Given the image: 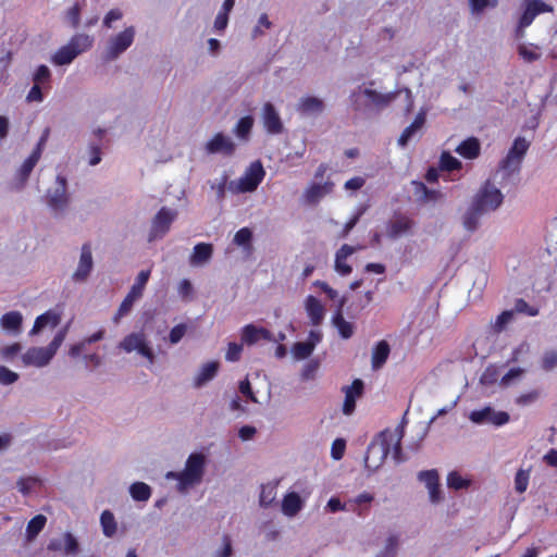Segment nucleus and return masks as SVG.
Returning a JSON list of instances; mask_svg holds the SVG:
<instances>
[{"label": "nucleus", "mask_w": 557, "mask_h": 557, "mask_svg": "<svg viewBox=\"0 0 557 557\" xmlns=\"http://www.w3.org/2000/svg\"><path fill=\"white\" fill-rule=\"evenodd\" d=\"M69 325L60 329L47 347H32L22 355L24 366L42 368L52 360L67 335Z\"/></svg>", "instance_id": "f257e3e1"}, {"label": "nucleus", "mask_w": 557, "mask_h": 557, "mask_svg": "<svg viewBox=\"0 0 557 557\" xmlns=\"http://www.w3.org/2000/svg\"><path fill=\"white\" fill-rule=\"evenodd\" d=\"M206 458L202 454L194 453L187 458L185 469L178 473H170L178 481L181 488H186L201 481Z\"/></svg>", "instance_id": "f03ea898"}, {"label": "nucleus", "mask_w": 557, "mask_h": 557, "mask_svg": "<svg viewBox=\"0 0 557 557\" xmlns=\"http://www.w3.org/2000/svg\"><path fill=\"white\" fill-rule=\"evenodd\" d=\"M529 146L530 144L525 138L517 137L507 156L500 161L498 170L504 172L506 175L519 173Z\"/></svg>", "instance_id": "7ed1b4c3"}, {"label": "nucleus", "mask_w": 557, "mask_h": 557, "mask_svg": "<svg viewBox=\"0 0 557 557\" xmlns=\"http://www.w3.org/2000/svg\"><path fill=\"white\" fill-rule=\"evenodd\" d=\"M503 200L502 191L490 181H486L476 193L472 205L476 210L488 213L495 211L503 203Z\"/></svg>", "instance_id": "20e7f679"}, {"label": "nucleus", "mask_w": 557, "mask_h": 557, "mask_svg": "<svg viewBox=\"0 0 557 557\" xmlns=\"http://www.w3.org/2000/svg\"><path fill=\"white\" fill-rule=\"evenodd\" d=\"M177 216V211L162 207L151 221V227L148 235V242L162 238L171 228L172 223Z\"/></svg>", "instance_id": "39448f33"}, {"label": "nucleus", "mask_w": 557, "mask_h": 557, "mask_svg": "<svg viewBox=\"0 0 557 557\" xmlns=\"http://www.w3.org/2000/svg\"><path fill=\"white\" fill-rule=\"evenodd\" d=\"M265 175V171L261 162H252L245 174L238 180L236 191L237 193H251L255 191L261 184Z\"/></svg>", "instance_id": "423d86ee"}, {"label": "nucleus", "mask_w": 557, "mask_h": 557, "mask_svg": "<svg viewBox=\"0 0 557 557\" xmlns=\"http://www.w3.org/2000/svg\"><path fill=\"white\" fill-rule=\"evenodd\" d=\"M119 347L126 351L132 352L134 350H137L141 356L147 358L150 362H153L154 355L149 347L146 335L143 332L139 333H131L126 335L123 341L120 343Z\"/></svg>", "instance_id": "0eeeda50"}, {"label": "nucleus", "mask_w": 557, "mask_h": 557, "mask_svg": "<svg viewBox=\"0 0 557 557\" xmlns=\"http://www.w3.org/2000/svg\"><path fill=\"white\" fill-rule=\"evenodd\" d=\"M554 8L543 0H530L518 22V32H521V36H524V28L530 26L534 18L541 13H552Z\"/></svg>", "instance_id": "6e6552de"}, {"label": "nucleus", "mask_w": 557, "mask_h": 557, "mask_svg": "<svg viewBox=\"0 0 557 557\" xmlns=\"http://www.w3.org/2000/svg\"><path fill=\"white\" fill-rule=\"evenodd\" d=\"M416 222L406 214H395L386 223V236L391 239H397L403 236L411 235Z\"/></svg>", "instance_id": "1a4fd4ad"}, {"label": "nucleus", "mask_w": 557, "mask_h": 557, "mask_svg": "<svg viewBox=\"0 0 557 557\" xmlns=\"http://www.w3.org/2000/svg\"><path fill=\"white\" fill-rule=\"evenodd\" d=\"M134 27H127L110 40L107 58L113 60L124 52L134 41Z\"/></svg>", "instance_id": "9d476101"}, {"label": "nucleus", "mask_w": 557, "mask_h": 557, "mask_svg": "<svg viewBox=\"0 0 557 557\" xmlns=\"http://www.w3.org/2000/svg\"><path fill=\"white\" fill-rule=\"evenodd\" d=\"M57 182L59 186L54 189L52 194L48 195V206L54 212H61L65 210L69 205L70 198L66 194V178L64 176L58 175Z\"/></svg>", "instance_id": "9b49d317"}, {"label": "nucleus", "mask_w": 557, "mask_h": 557, "mask_svg": "<svg viewBox=\"0 0 557 557\" xmlns=\"http://www.w3.org/2000/svg\"><path fill=\"white\" fill-rule=\"evenodd\" d=\"M92 253L91 246L89 243H86L82 246L79 262L77 269L72 275L73 281L75 282H84L89 276L92 270Z\"/></svg>", "instance_id": "f8f14e48"}, {"label": "nucleus", "mask_w": 557, "mask_h": 557, "mask_svg": "<svg viewBox=\"0 0 557 557\" xmlns=\"http://www.w3.org/2000/svg\"><path fill=\"white\" fill-rule=\"evenodd\" d=\"M262 122L269 134L277 135L283 132V123L278 112L271 102H265L262 108Z\"/></svg>", "instance_id": "ddd939ff"}, {"label": "nucleus", "mask_w": 557, "mask_h": 557, "mask_svg": "<svg viewBox=\"0 0 557 557\" xmlns=\"http://www.w3.org/2000/svg\"><path fill=\"white\" fill-rule=\"evenodd\" d=\"M364 389L362 380L356 379L351 385L344 386L343 392L345 393V399L343 404V412L345 414H351L356 408V399L359 398Z\"/></svg>", "instance_id": "4468645a"}, {"label": "nucleus", "mask_w": 557, "mask_h": 557, "mask_svg": "<svg viewBox=\"0 0 557 557\" xmlns=\"http://www.w3.org/2000/svg\"><path fill=\"white\" fill-rule=\"evenodd\" d=\"M419 480L425 484L429 490L430 500L438 503L441 500L440 476L436 470H425L419 473Z\"/></svg>", "instance_id": "2eb2a0df"}, {"label": "nucleus", "mask_w": 557, "mask_h": 557, "mask_svg": "<svg viewBox=\"0 0 557 557\" xmlns=\"http://www.w3.org/2000/svg\"><path fill=\"white\" fill-rule=\"evenodd\" d=\"M272 334L264 327L247 324L242 329V341L247 345H253L260 339L271 341Z\"/></svg>", "instance_id": "dca6fc26"}, {"label": "nucleus", "mask_w": 557, "mask_h": 557, "mask_svg": "<svg viewBox=\"0 0 557 557\" xmlns=\"http://www.w3.org/2000/svg\"><path fill=\"white\" fill-rule=\"evenodd\" d=\"M60 321H61L60 313H58L53 310H48L45 313H42L36 318L34 325H33L32 330L29 331V335H35V334L39 333L46 326H50L51 329H54L55 326L59 325Z\"/></svg>", "instance_id": "f3484780"}, {"label": "nucleus", "mask_w": 557, "mask_h": 557, "mask_svg": "<svg viewBox=\"0 0 557 557\" xmlns=\"http://www.w3.org/2000/svg\"><path fill=\"white\" fill-rule=\"evenodd\" d=\"M345 304V298H342L336 312L332 317V323L337 329L339 335L344 339H348L354 335L352 323L346 321L343 317L342 308Z\"/></svg>", "instance_id": "a211bd4d"}, {"label": "nucleus", "mask_w": 557, "mask_h": 557, "mask_svg": "<svg viewBox=\"0 0 557 557\" xmlns=\"http://www.w3.org/2000/svg\"><path fill=\"white\" fill-rule=\"evenodd\" d=\"M391 354V346L385 341L382 339L377 342L373 349H372V356H371V367L373 370L381 369L387 361Z\"/></svg>", "instance_id": "6ab92c4d"}, {"label": "nucleus", "mask_w": 557, "mask_h": 557, "mask_svg": "<svg viewBox=\"0 0 557 557\" xmlns=\"http://www.w3.org/2000/svg\"><path fill=\"white\" fill-rule=\"evenodd\" d=\"M306 311L312 325L318 326L324 319V307L321 301L310 295L306 299Z\"/></svg>", "instance_id": "aec40b11"}, {"label": "nucleus", "mask_w": 557, "mask_h": 557, "mask_svg": "<svg viewBox=\"0 0 557 557\" xmlns=\"http://www.w3.org/2000/svg\"><path fill=\"white\" fill-rule=\"evenodd\" d=\"M355 252V248L350 245L344 244L335 255V270L341 275H348L351 273L352 268L347 263V258Z\"/></svg>", "instance_id": "412c9836"}, {"label": "nucleus", "mask_w": 557, "mask_h": 557, "mask_svg": "<svg viewBox=\"0 0 557 557\" xmlns=\"http://www.w3.org/2000/svg\"><path fill=\"white\" fill-rule=\"evenodd\" d=\"M399 91L381 94L374 89L366 88L363 90V95L371 101V103L376 109H384L389 106L395 98L398 96Z\"/></svg>", "instance_id": "4be33fe9"}, {"label": "nucleus", "mask_w": 557, "mask_h": 557, "mask_svg": "<svg viewBox=\"0 0 557 557\" xmlns=\"http://www.w3.org/2000/svg\"><path fill=\"white\" fill-rule=\"evenodd\" d=\"M235 149L234 144L225 137L222 133L215 134L207 144V150L211 153L223 151L227 154L233 153Z\"/></svg>", "instance_id": "5701e85b"}, {"label": "nucleus", "mask_w": 557, "mask_h": 557, "mask_svg": "<svg viewBox=\"0 0 557 557\" xmlns=\"http://www.w3.org/2000/svg\"><path fill=\"white\" fill-rule=\"evenodd\" d=\"M23 315L20 311H10L0 319V325L3 330L13 334H18L22 330Z\"/></svg>", "instance_id": "b1692460"}, {"label": "nucleus", "mask_w": 557, "mask_h": 557, "mask_svg": "<svg viewBox=\"0 0 557 557\" xmlns=\"http://www.w3.org/2000/svg\"><path fill=\"white\" fill-rule=\"evenodd\" d=\"M334 184L325 182L324 184H311L306 190V199L310 203L318 202L324 195L332 193Z\"/></svg>", "instance_id": "393cba45"}, {"label": "nucleus", "mask_w": 557, "mask_h": 557, "mask_svg": "<svg viewBox=\"0 0 557 557\" xmlns=\"http://www.w3.org/2000/svg\"><path fill=\"white\" fill-rule=\"evenodd\" d=\"M481 146L476 138L470 137L463 140L457 148L456 152L466 159H474L480 154Z\"/></svg>", "instance_id": "a878e982"}, {"label": "nucleus", "mask_w": 557, "mask_h": 557, "mask_svg": "<svg viewBox=\"0 0 557 557\" xmlns=\"http://www.w3.org/2000/svg\"><path fill=\"white\" fill-rule=\"evenodd\" d=\"M425 122V116L423 113H419L413 122L407 126L403 133L400 134L398 138V145L401 147H405L408 141L413 137V135L422 128L423 124Z\"/></svg>", "instance_id": "bb28decb"}, {"label": "nucleus", "mask_w": 557, "mask_h": 557, "mask_svg": "<svg viewBox=\"0 0 557 557\" xmlns=\"http://www.w3.org/2000/svg\"><path fill=\"white\" fill-rule=\"evenodd\" d=\"M219 370V362L218 361H210L202 366L200 369L198 375L195 377L194 385L196 387H200L210 380H212Z\"/></svg>", "instance_id": "cd10ccee"}, {"label": "nucleus", "mask_w": 557, "mask_h": 557, "mask_svg": "<svg viewBox=\"0 0 557 557\" xmlns=\"http://www.w3.org/2000/svg\"><path fill=\"white\" fill-rule=\"evenodd\" d=\"M213 247L211 244L199 243L194 247L193 255L190 256V263L201 264L211 259Z\"/></svg>", "instance_id": "c85d7f7f"}, {"label": "nucleus", "mask_w": 557, "mask_h": 557, "mask_svg": "<svg viewBox=\"0 0 557 557\" xmlns=\"http://www.w3.org/2000/svg\"><path fill=\"white\" fill-rule=\"evenodd\" d=\"M302 507V502L300 496L295 493H288L285 495L283 503H282V509L285 515L287 516H295L300 511Z\"/></svg>", "instance_id": "c756f323"}, {"label": "nucleus", "mask_w": 557, "mask_h": 557, "mask_svg": "<svg viewBox=\"0 0 557 557\" xmlns=\"http://www.w3.org/2000/svg\"><path fill=\"white\" fill-rule=\"evenodd\" d=\"M77 55V50H74L69 45H65L57 50V52L52 55L51 61L55 65H66L70 64Z\"/></svg>", "instance_id": "7c9ffc66"}, {"label": "nucleus", "mask_w": 557, "mask_h": 557, "mask_svg": "<svg viewBox=\"0 0 557 557\" xmlns=\"http://www.w3.org/2000/svg\"><path fill=\"white\" fill-rule=\"evenodd\" d=\"M324 109V103L317 97H305L300 100L298 110L301 113H321Z\"/></svg>", "instance_id": "2f4dec72"}, {"label": "nucleus", "mask_w": 557, "mask_h": 557, "mask_svg": "<svg viewBox=\"0 0 557 557\" xmlns=\"http://www.w3.org/2000/svg\"><path fill=\"white\" fill-rule=\"evenodd\" d=\"M47 523V518L44 515H37L32 518L26 527V537L27 540H34L45 528Z\"/></svg>", "instance_id": "473e14b6"}, {"label": "nucleus", "mask_w": 557, "mask_h": 557, "mask_svg": "<svg viewBox=\"0 0 557 557\" xmlns=\"http://www.w3.org/2000/svg\"><path fill=\"white\" fill-rule=\"evenodd\" d=\"M94 39L89 35L86 34H76L74 35L70 41L69 46L74 50L78 51V54L89 50L92 46Z\"/></svg>", "instance_id": "72a5a7b5"}, {"label": "nucleus", "mask_w": 557, "mask_h": 557, "mask_svg": "<svg viewBox=\"0 0 557 557\" xmlns=\"http://www.w3.org/2000/svg\"><path fill=\"white\" fill-rule=\"evenodd\" d=\"M133 499L137 502H147L151 496V488L144 482H135L129 487Z\"/></svg>", "instance_id": "f704fd0d"}, {"label": "nucleus", "mask_w": 557, "mask_h": 557, "mask_svg": "<svg viewBox=\"0 0 557 557\" xmlns=\"http://www.w3.org/2000/svg\"><path fill=\"white\" fill-rule=\"evenodd\" d=\"M253 126V117L250 115L243 116L238 120L234 133L239 139L247 140Z\"/></svg>", "instance_id": "c9c22d12"}, {"label": "nucleus", "mask_w": 557, "mask_h": 557, "mask_svg": "<svg viewBox=\"0 0 557 557\" xmlns=\"http://www.w3.org/2000/svg\"><path fill=\"white\" fill-rule=\"evenodd\" d=\"M103 534L111 537L116 532V522L111 511L104 510L100 516Z\"/></svg>", "instance_id": "e433bc0d"}, {"label": "nucleus", "mask_w": 557, "mask_h": 557, "mask_svg": "<svg viewBox=\"0 0 557 557\" xmlns=\"http://www.w3.org/2000/svg\"><path fill=\"white\" fill-rule=\"evenodd\" d=\"M483 212L475 209L473 205H471L470 209L466 212L463 216V226L466 230L473 232L476 230L479 225V220Z\"/></svg>", "instance_id": "4c0bfd02"}, {"label": "nucleus", "mask_w": 557, "mask_h": 557, "mask_svg": "<svg viewBox=\"0 0 557 557\" xmlns=\"http://www.w3.org/2000/svg\"><path fill=\"white\" fill-rule=\"evenodd\" d=\"M38 161L39 160L36 153L29 154V157L22 163L21 168L17 171V176L23 184L28 180V176L30 175L32 171L34 170Z\"/></svg>", "instance_id": "58836bf2"}, {"label": "nucleus", "mask_w": 557, "mask_h": 557, "mask_svg": "<svg viewBox=\"0 0 557 557\" xmlns=\"http://www.w3.org/2000/svg\"><path fill=\"white\" fill-rule=\"evenodd\" d=\"M314 350V342H297L293 345L292 351L296 359H306Z\"/></svg>", "instance_id": "ea45409f"}, {"label": "nucleus", "mask_w": 557, "mask_h": 557, "mask_svg": "<svg viewBox=\"0 0 557 557\" xmlns=\"http://www.w3.org/2000/svg\"><path fill=\"white\" fill-rule=\"evenodd\" d=\"M33 82L35 84L42 85L44 88H50L51 83V72L47 65H39L34 75H33Z\"/></svg>", "instance_id": "a19ab883"}, {"label": "nucleus", "mask_w": 557, "mask_h": 557, "mask_svg": "<svg viewBox=\"0 0 557 557\" xmlns=\"http://www.w3.org/2000/svg\"><path fill=\"white\" fill-rule=\"evenodd\" d=\"M440 168L443 171H455L461 169V162L453 157L449 152L444 151L440 159Z\"/></svg>", "instance_id": "79ce46f5"}, {"label": "nucleus", "mask_w": 557, "mask_h": 557, "mask_svg": "<svg viewBox=\"0 0 557 557\" xmlns=\"http://www.w3.org/2000/svg\"><path fill=\"white\" fill-rule=\"evenodd\" d=\"M276 496V488L271 484H265L261 486V492L259 496V503L262 507H269L272 505Z\"/></svg>", "instance_id": "37998d69"}, {"label": "nucleus", "mask_w": 557, "mask_h": 557, "mask_svg": "<svg viewBox=\"0 0 557 557\" xmlns=\"http://www.w3.org/2000/svg\"><path fill=\"white\" fill-rule=\"evenodd\" d=\"M63 553L65 555H76L79 550L78 542L71 532L63 534Z\"/></svg>", "instance_id": "c03bdc74"}, {"label": "nucleus", "mask_w": 557, "mask_h": 557, "mask_svg": "<svg viewBox=\"0 0 557 557\" xmlns=\"http://www.w3.org/2000/svg\"><path fill=\"white\" fill-rule=\"evenodd\" d=\"M252 232L248 227H242L234 236V243L237 246L251 248Z\"/></svg>", "instance_id": "a18cd8bd"}, {"label": "nucleus", "mask_w": 557, "mask_h": 557, "mask_svg": "<svg viewBox=\"0 0 557 557\" xmlns=\"http://www.w3.org/2000/svg\"><path fill=\"white\" fill-rule=\"evenodd\" d=\"M530 480V471L520 469L515 476V490L518 493H524L528 488Z\"/></svg>", "instance_id": "49530a36"}, {"label": "nucleus", "mask_w": 557, "mask_h": 557, "mask_svg": "<svg viewBox=\"0 0 557 557\" xmlns=\"http://www.w3.org/2000/svg\"><path fill=\"white\" fill-rule=\"evenodd\" d=\"M447 485L454 490H461L468 487L470 481L465 480L458 472L453 471L447 475Z\"/></svg>", "instance_id": "de8ad7c7"}, {"label": "nucleus", "mask_w": 557, "mask_h": 557, "mask_svg": "<svg viewBox=\"0 0 557 557\" xmlns=\"http://www.w3.org/2000/svg\"><path fill=\"white\" fill-rule=\"evenodd\" d=\"M515 311L529 317H536L540 312L539 308L530 306L524 299L519 298L515 302Z\"/></svg>", "instance_id": "09e8293b"}, {"label": "nucleus", "mask_w": 557, "mask_h": 557, "mask_svg": "<svg viewBox=\"0 0 557 557\" xmlns=\"http://www.w3.org/2000/svg\"><path fill=\"white\" fill-rule=\"evenodd\" d=\"M539 398H540V392L537 389H533V391H530V392L519 395L516 398L515 403L518 406L524 407V406H529V405L535 403Z\"/></svg>", "instance_id": "8fccbe9b"}, {"label": "nucleus", "mask_w": 557, "mask_h": 557, "mask_svg": "<svg viewBox=\"0 0 557 557\" xmlns=\"http://www.w3.org/2000/svg\"><path fill=\"white\" fill-rule=\"evenodd\" d=\"M513 312L510 310L503 311L497 318L493 325L496 333H500L505 330L506 325L511 321Z\"/></svg>", "instance_id": "3c124183"}, {"label": "nucleus", "mask_w": 557, "mask_h": 557, "mask_svg": "<svg viewBox=\"0 0 557 557\" xmlns=\"http://www.w3.org/2000/svg\"><path fill=\"white\" fill-rule=\"evenodd\" d=\"M81 5L78 3H75L73 7H71L67 11H66V21L70 23V25L73 27V28H76L78 25H79V21H81Z\"/></svg>", "instance_id": "603ef678"}, {"label": "nucleus", "mask_w": 557, "mask_h": 557, "mask_svg": "<svg viewBox=\"0 0 557 557\" xmlns=\"http://www.w3.org/2000/svg\"><path fill=\"white\" fill-rule=\"evenodd\" d=\"M524 369L522 368H511L499 381V385L503 387H507L510 385L513 379L520 377L524 374Z\"/></svg>", "instance_id": "864d4df0"}, {"label": "nucleus", "mask_w": 557, "mask_h": 557, "mask_svg": "<svg viewBox=\"0 0 557 557\" xmlns=\"http://www.w3.org/2000/svg\"><path fill=\"white\" fill-rule=\"evenodd\" d=\"M473 13H480L487 7L495 8L498 3L497 0H469Z\"/></svg>", "instance_id": "5fc2aeb1"}, {"label": "nucleus", "mask_w": 557, "mask_h": 557, "mask_svg": "<svg viewBox=\"0 0 557 557\" xmlns=\"http://www.w3.org/2000/svg\"><path fill=\"white\" fill-rule=\"evenodd\" d=\"M557 366V351H546L542 358V368L545 371H550Z\"/></svg>", "instance_id": "6e6d98bb"}, {"label": "nucleus", "mask_w": 557, "mask_h": 557, "mask_svg": "<svg viewBox=\"0 0 557 557\" xmlns=\"http://www.w3.org/2000/svg\"><path fill=\"white\" fill-rule=\"evenodd\" d=\"M242 351H243L242 345H239L237 343H230L226 354H225V359L231 362L238 361L240 358Z\"/></svg>", "instance_id": "4d7b16f0"}, {"label": "nucleus", "mask_w": 557, "mask_h": 557, "mask_svg": "<svg viewBox=\"0 0 557 557\" xmlns=\"http://www.w3.org/2000/svg\"><path fill=\"white\" fill-rule=\"evenodd\" d=\"M18 380V374L5 368L4 366H0V383L3 385L13 384Z\"/></svg>", "instance_id": "13d9d810"}, {"label": "nucleus", "mask_w": 557, "mask_h": 557, "mask_svg": "<svg viewBox=\"0 0 557 557\" xmlns=\"http://www.w3.org/2000/svg\"><path fill=\"white\" fill-rule=\"evenodd\" d=\"M150 277V270H143L138 273L135 283L133 284V288L137 292L144 294V289L146 284L148 283Z\"/></svg>", "instance_id": "bf43d9fd"}, {"label": "nucleus", "mask_w": 557, "mask_h": 557, "mask_svg": "<svg viewBox=\"0 0 557 557\" xmlns=\"http://www.w3.org/2000/svg\"><path fill=\"white\" fill-rule=\"evenodd\" d=\"M492 409L491 408H484L482 410H474L470 414V419L475 423H482L485 421H490L492 417Z\"/></svg>", "instance_id": "052dcab7"}, {"label": "nucleus", "mask_w": 557, "mask_h": 557, "mask_svg": "<svg viewBox=\"0 0 557 557\" xmlns=\"http://www.w3.org/2000/svg\"><path fill=\"white\" fill-rule=\"evenodd\" d=\"M518 53L527 62H534L541 58V54L539 52L529 49L525 45H520L518 47Z\"/></svg>", "instance_id": "680f3d73"}, {"label": "nucleus", "mask_w": 557, "mask_h": 557, "mask_svg": "<svg viewBox=\"0 0 557 557\" xmlns=\"http://www.w3.org/2000/svg\"><path fill=\"white\" fill-rule=\"evenodd\" d=\"M346 448V442L343 438H336L332 444L331 455L333 459L339 460L343 458Z\"/></svg>", "instance_id": "e2e57ef3"}, {"label": "nucleus", "mask_w": 557, "mask_h": 557, "mask_svg": "<svg viewBox=\"0 0 557 557\" xmlns=\"http://www.w3.org/2000/svg\"><path fill=\"white\" fill-rule=\"evenodd\" d=\"M42 89V85L34 83L33 87L26 96V100L28 102H41L44 100Z\"/></svg>", "instance_id": "0e129e2a"}, {"label": "nucleus", "mask_w": 557, "mask_h": 557, "mask_svg": "<svg viewBox=\"0 0 557 557\" xmlns=\"http://www.w3.org/2000/svg\"><path fill=\"white\" fill-rule=\"evenodd\" d=\"M186 330H187V327L183 323L175 325L171 330L170 335H169L170 343L177 344L184 337Z\"/></svg>", "instance_id": "69168bd1"}, {"label": "nucleus", "mask_w": 557, "mask_h": 557, "mask_svg": "<svg viewBox=\"0 0 557 557\" xmlns=\"http://www.w3.org/2000/svg\"><path fill=\"white\" fill-rule=\"evenodd\" d=\"M134 302L135 301H133L132 299H129L128 297L125 296V298L121 302V305L117 309V312L115 314V318H114L115 321H117L120 318L126 315L132 310Z\"/></svg>", "instance_id": "338daca9"}, {"label": "nucleus", "mask_w": 557, "mask_h": 557, "mask_svg": "<svg viewBox=\"0 0 557 557\" xmlns=\"http://www.w3.org/2000/svg\"><path fill=\"white\" fill-rule=\"evenodd\" d=\"M22 350V345L20 343H13L8 345L1 349V355L5 359L13 358Z\"/></svg>", "instance_id": "774afa93"}]
</instances>
